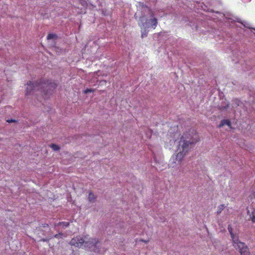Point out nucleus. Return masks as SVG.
<instances>
[{"instance_id": "1", "label": "nucleus", "mask_w": 255, "mask_h": 255, "mask_svg": "<svg viewBox=\"0 0 255 255\" xmlns=\"http://www.w3.org/2000/svg\"><path fill=\"white\" fill-rule=\"evenodd\" d=\"M199 140V135L194 129H191L189 132L184 133L179 141L178 146L179 151L171 158L169 166L173 168L180 164L184 156L189 152L191 146L195 144Z\"/></svg>"}, {"instance_id": "2", "label": "nucleus", "mask_w": 255, "mask_h": 255, "mask_svg": "<svg viewBox=\"0 0 255 255\" xmlns=\"http://www.w3.org/2000/svg\"><path fill=\"white\" fill-rule=\"evenodd\" d=\"M57 86L55 83L49 82V80L44 79H40L36 81L34 84L31 81H29L27 83L26 94L31 95L35 92L38 91L44 99H47Z\"/></svg>"}, {"instance_id": "3", "label": "nucleus", "mask_w": 255, "mask_h": 255, "mask_svg": "<svg viewBox=\"0 0 255 255\" xmlns=\"http://www.w3.org/2000/svg\"><path fill=\"white\" fill-rule=\"evenodd\" d=\"M99 243L98 240L96 239L89 238L88 235L84 236V238H82L80 236H77L73 238L70 242V245L74 246L78 248L81 247L84 244L85 246L91 248L92 247H96L97 244Z\"/></svg>"}, {"instance_id": "4", "label": "nucleus", "mask_w": 255, "mask_h": 255, "mask_svg": "<svg viewBox=\"0 0 255 255\" xmlns=\"http://www.w3.org/2000/svg\"><path fill=\"white\" fill-rule=\"evenodd\" d=\"M228 229L231 236L234 247L239 250L241 255H250L249 248L244 243L240 241L238 237L233 234V228L231 225H228Z\"/></svg>"}, {"instance_id": "5", "label": "nucleus", "mask_w": 255, "mask_h": 255, "mask_svg": "<svg viewBox=\"0 0 255 255\" xmlns=\"http://www.w3.org/2000/svg\"><path fill=\"white\" fill-rule=\"evenodd\" d=\"M153 16L154 15L153 12L151 11L150 16L153 18L150 19V21L151 22V27L153 29H155L158 24V22L157 19L156 18L153 17Z\"/></svg>"}, {"instance_id": "6", "label": "nucleus", "mask_w": 255, "mask_h": 255, "mask_svg": "<svg viewBox=\"0 0 255 255\" xmlns=\"http://www.w3.org/2000/svg\"><path fill=\"white\" fill-rule=\"evenodd\" d=\"M225 125H227L229 127H231V124L230 121L228 120H222L220 122V124L218 126V128H222Z\"/></svg>"}, {"instance_id": "7", "label": "nucleus", "mask_w": 255, "mask_h": 255, "mask_svg": "<svg viewBox=\"0 0 255 255\" xmlns=\"http://www.w3.org/2000/svg\"><path fill=\"white\" fill-rule=\"evenodd\" d=\"M238 22L243 24L245 27H246L249 29H253L255 30V28L252 27L251 26V24L248 22H243L241 20H238Z\"/></svg>"}, {"instance_id": "8", "label": "nucleus", "mask_w": 255, "mask_h": 255, "mask_svg": "<svg viewBox=\"0 0 255 255\" xmlns=\"http://www.w3.org/2000/svg\"><path fill=\"white\" fill-rule=\"evenodd\" d=\"M96 199V196L92 192H90L88 195V199L90 202H94Z\"/></svg>"}, {"instance_id": "9", "label": "nucleus", "mask_w": 255, "mask_h": 255, "mask_svg": "<svg viewBox=\"0 0 255 255\" xmlns=\"http://www.w3.org/2000/svg\"><path fill=\"white\" fill-rule=\"evenodd\" d=\"M225 206L224 204H221L218 207V209L217 211V214L218 215L220 214L222 211L224 209Z\"/></svg>"}, {"instance_id": "10", "label": "nucleus", "mask_w": 255, "mask_h": 255, "mask_svg": "<svg viewBox=\"0 0 255 255\" xmlns=\"http://www.w3.org/2000/svg\"><path fill=\"white\" fill-rule=\"evenodd\" d=\"M251 221L253 223H255V210L252 212L250 215Z\"/></svg>"}, {"instance_id": "11", "label": "nucleus", "mask_w": 255, "mask_h": 255, "mask_svg": "<svg viewBox=\"0 0 255 255\" xmlns=\"http://www.w3.org/2000/svg\"><path fill=\"white\" fill-rule=\"evenodd\" d=\"M58 226H62L63 227H67L69 226V223L68 222H61L58 223Z\"/></svg>"}, {"instance_id": "12", "label": "nucleus", "mask_w": 255, "mask_h": 255, "mask_svg": "<svg viewBox=\"0 0 255 255\" xmlns=\"http://www.w3.org/2000/svg\"><path fill=\"white\" fill-rule=\"evenodd\" d=\"M50 147L54 150V151H58L60 149V147L58 145L55 144H52L50 145Z\"/></svg>"}, {"instance_id": "13", "label": "nucleus", "mask_w": 255, "mask_h": 255, "mask_svg": "<svg viewBox=\"0 0 255 255\" xmlns=\"http://www.w3.org/2000/svg\"><path fill=\"white\" fill-rule=\"evenodd\" d=\"M95 91V89H86L84 91V94H88L89 93H93Z\"/></svg>"}, {"instance_id": "14", "label": "nucleus", "mask_w": 255, "mask_h": 255, "mask_svg": "<svg viewBox=\"0 0 255 255\" xmlns=\"http://www.w3.org/2000/svg\"><path fill=\"white\" fill-rule=\"evenodd\" d=\"M56 37L57 35L56 34L50 33L47 35V39H52L56 38Z\"/></svg>"}, {"instance_id": "15", "label": "nucleus", "mask_w": 255, "mask_h": 255, "mask_svg": "<svg viewBox=\"0 0 255 255\" xmlns=\"http://www.w3.org/2000/svg\"><path fill=\"white\" fill-rule=\"evenodd\" d=\"M147 32L146 31V30H144V32H142V34H141V37L142 38H143L144 37H146L147 36Z\"/></svg>"}, {"instance_id": "16", "label": "nucleus", "mask_w": 255, "mask_h": 255, "mask_svg": "<svg viewBox=\"0 0 255 255\" xmlns=\"http://www.w3.org/2000/svg\"><path fill=\"white\" fill-rule=\"evenodd\" d=\"M138 25L139 26H140L141 28H142V27H144V24L143 23H138Z\"/></svg>"}, {"instance_id": "17", "label": "nucleus", "mask_w": 255, "mask_h": 255, "mask_svg": "<svg viewBox=\"0 0 255 255\" xmlns=\"http://www.w3.org/2000/svg\"><path fill=\"white\" fill-rule=\"evenodd\" d=\"M141 241L142 242H144L145 243H147L149 242L148 240H141Z\"/></svg>"}, {"instance_id": "18", "label": "nucleus", "mask_w": 255, "mask_h": 255, "mask_svg": "<svg viewBox=\"0 0 255 255\" xmlns=\"http://www.w3.org/2000/svg\"><path fill=\"white\" fill-rule=\"evenodd\" d=\"M15 120H7V122L8 123H11V122H15Z\"/></svg>"}, {"instance_id": "19", "label": "nucleus", "mask_w": 255, "mask_h": 255, "mask_svg": "<svg viewBox=\"0 0 255 255\" xmlns=\"http://www.w3.org/2000/svg\"><path fill=\"white\" fill-rule=\"evenodd\" d=\"M58 236H59V235L56 234V235H55V238H58Z\"/></svg>"}, {"instance_id": "20", "label": "nucleus", "mask_w": 255, "mask_h": 255, "mask_svg": "<svg viewBox=\"0 0 255 255\" xmlns=\"http://www.w3.org/2000/svg\"><path fill=\"white\" fill-rule=\"evenodd\" d=\"M144 18V16H141L140 17V19H141V20H142V19H143Z\"/></svg>"}, {"instance_id": "21", "label": "nucleus", "mask_w": 255, "mask_h": 255, "mask_svg": "<svg viewBox=\"0 0 255 255\" xmlns=\"http://www.w3.org/2000/svg\"><path fill=\"white\" fill-rule=\"evenodd\" d=\"M248 1H250L251 0H247Z\"/></svg>"}, {"instance_id": "22", "label": "nucleus", "mask_w": 255, "mask_h": 255, "mask_svg": "<svg viewBox=\"0 0 255 255\" xmlns=\"http://www.w3.org/2000/svg\"><path fill=\"white\" fill-rule=\"evenodd\" d=\"M255 198V194L254 195Z\"/></svg>"}]
</instances>
